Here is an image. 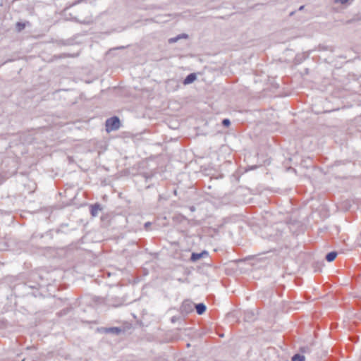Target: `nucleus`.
I'll list each match as a JSON object with an SVG mask.
<instances>
[{"label":"nucleus","instance_id":"1","mask_svg":"<svg viewBox=\"0 0 361 361\" xmlns=\"http://www.w3.org/2000/svg\"><path fill=\"white\" fill-rule=\"evenodd\" d=\"M105 126L107 132L117 130L121 126V122L117 116H113L106 121Z\"/></svg>","mask_w":361,"mask_h":361},{"label":"nucleus","instance_id":"2","mask_svg":"<svg viewBox=\"0 0 361 361\" xmlns=\"http://www.w3.org/2000/svg\"><path fill=\"white\" fill-rule=\"evenodd\" d=\"M102 209L100 204L95 203L90 206V214L92 216L95 217L98 215L99 212Z\"/></svg>","mask_w":361,"mask_h":361},{"label":"nucleus","instance_id":"3","mask_svg":"<svg viewBox=\"0 0 361 361\" xmlns=\"http://www.w3.org/2000/svg\"><path fill=\"white\" fill-rule=\"evenodd\" d=\"M207 255L208 252L207 251H202L200 253L192 252L190 257V261L195 262L201 259L202 257Z\"/></svg>","mask_w":361,"mask_h":361},{"label":"nucleus","instance_id":"4","mask_svg":"<svg viewBox=\"0 0 361 361\" xmlns=\"http://www.w3.org/2000/svg\"><path fill=\"white\" fill-rule=\"evenodd\" d=\"M197 77L195 73H190L186 76L184 79L183 84L188 85L193 82L196 80Z\"/></svg>","mask_w":361,"mask_h":361},{"label":"nucleus","instance_id":"5","mask_svg":"<svg viewBox=\"0 0 361 361\" xmlns=\"http://www.w3.org/2000/svg\"><path fill=\"white\" fill-rule=\"evenodd\" d=\"M195 310L198 314H202L206 311V306L203 303H199L195 305Z\"/></svg>","mask_w":361,"mask_h":361},{"label":"nucleus","instance_id":"6","mask_svg":"<svg viewBox=\"0 0 361 361\" xmlns=\"http://www.w3.org/2000/svg\"><path fill=\"white\" fill-rule=\"evenodd\" d=\"M338 253L336 252H331L329 253H328L326 255V257L325 259L328 261V262H332L335 259V258L336 257Z\"/></svg>","mask_w":361,"mask_h":361},{"label":"nucleus","instance_id":"7","mask_svg":"<svg viewBox=\"0 0 361 361\" xmlns=\"http://www.w3.org/2000/svg\"><path fill=\"white\" fill-rule=\"evenodd\" d=\"M106 332L118 335L121 332V329L118 327H111L107 329Z\"/></svg>","mask_w":361,"mask_h":361},{"label":"nucleus","instance_id":"8","mask_svg":"<svg viewBox=\"0 0 361 361\" xmlns=\"http://www.w3.org/2000/svg\"><path fill=\"white\" fill-rule=\"evenodd\" d=\"M305 360V356L300 355V354H295L292 357V361H304Z\"/></svg>","mask_w":361,"mask_h":361},{"label":"nucleus","instance_id":"9","mask_svg":"<svg viewBox=\"0 0 361 361\" xmlns=\"http://www.w3.org/2000/svg\"><path fill=\"white\" fill-rule=\"evenodd\" d=\"M25 23L18 22L16 25V28L18 32H21L23 30L25 29Z\"/></svg>","mask_w":361,"mask_h":361},{"label":"nucleus","instance_id":"10","mask_svg":"<svg viewBox=\"0 0 361 361\" xmlns=\"http://www.w3.org/2000/svg\"><path fill=\"white\" fill-rule=\"evenodd\" d=\"M231 124V122H230V120L228 119V118H224L223 121H222V125L224 126H226V127H228Z\"/></svg>","mask_w":361,"mask_h":361},{"label":"nucleus","instance_id":"11","mask_svg":"<svg viewBox=\"0 0 361 361\" xmlns=\"http://www.w3.org/2000/svg\"><path fill=\"white\" fill-rule=\"evenodd\" d=\"M335 4H346L349 3V0H334Z\"/></svg>","mask_w":361,"mask_h":361},{"label":"nucleus","instance_id":"12","mask_svg":"<svg viewBox=\"0 0 361 361\" xmlns=\"http://www.w3.org/2000/svg\"><path fill=\"white\" fill-rule=\"evenodd\" d=\"M150 226H151V223H150V222H146V223L145 224V228L146 229H148V228H149Z\"/></svg>","mask_w":361,"mask_h":361},{"label":"nucleus","instance_id":"13","mask_svg":"<svg viewBox=\"0 0 361 361\" xmlns=\"http://www.w3.org/2000/svg\"><path fill=\"white\" fill-rule=\"evenodd\" d=\"M180 37H177L176 38H172V39H169V42H176L178 39H179Z\"/></svg>","mask_w":361,"mask_h":361},{"label":"nucleus","instance_id":"14","mask_svg":"<svg viewBox=\"0 0 361 361\" xmlns=\"http://www.w3.org/2000/svg\"><path fill=\"white\" fill-rule=\"evenodd\" d=\"M303 8H304V6H301L299 8V11H302Z\"/></svg>","mask_w":361,"mask_h":361},{"label":"nucleus","instance_id":"15","mask_svg":"<svg viewBox=\"0 0 361 361\" xmlns=\"http://www.w3.org/2000/svg\"><path fill=\"white\" fill-rule=\"evenodd\" d=\"M190 210H191V211H192V212H193V211H195V207H194L193 206H192V207H190Z\"/></svg>","mask_w":361,"mask_h":361}]
</instances>
